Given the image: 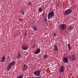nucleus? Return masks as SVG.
<instances>
[{
	"instance_id": "nucleus-1",
	"label": "nucleus",
	"mask_w": 78,
	"mask_h": 78,
	"mask_svg": "<svg viewBox=\"0 0 78 78\" xmlns=\"http://www.w3.org/2000/svg\"><path fill=\"white\" fill-rule=\"evenodd\" d=\"M15 63H16V62L14 61H12L11 62L9 63L8 66L7 67V70H9L11 69V66L14 65Z\"/></svg>"
},
{
	"instance_id": "nucleus-2",
	"label": "nucleus",
	"mask_w": 78,
	"mask_h": 78,
	"mask_svg": "<svg viewBox=\"0 0 78 78\" xmlns=\"http://www.w3.org/2000/svg\"><path fill=\"white\" fill-rule=\"evenodd\" d=\"M69 61L71 62H73L75 60H76V57L74 55H72L69 57Z\"/></svg>"
},
{
	"instance_id": "nucleus-3",
	"label": "nucleus",
	"mask_w": 78,
	"mask_h": 78,
	"mask_svg": "<svg viewBox=\"0 0 78 78\" xmlns=\"http://www.w3.org/2000/svg\"><path fill=\"white\" fill-rule=\"evenodd\" d=\"M54 14H55V13L53 11L49 12L48 15V19H51L54 16Z\"/></svg>"
},
{
	"instance_id": "nucleus-4",
	"label": "nucleus",
	"mask_w": 78,
	"mask_h": 78,
	"mask_svg": "<svg viewBox=\"0 0 78 78\" xmlns=\"http://www.w3.org/2000/svg\"><path fill=\"white\" fill-rule=\"evenodd\" d=\"M72 12V10L71 9H68L66 10L65 12L64 13V15L65 16H67V15H69V14H70L71 12Z\"/></svg>"
},
{
	"instance_id": "nucleus-5",
	"label": "nucleus",
	"mask_w": 78,
	"mask_h": 78,
	"mask_svg": "<svg viewBox=\"0 0 78 78\" xmlns=\"http://www.w3.org/2000/svg\"><path fill=\"white\" fill-rule=\"evenodd\" d=\"M60 29L62 30H64L66 29L67 28V25L66 24H62L60 25Z\"/></svg>"
},
{
	"instance_id": "nucleus-6",
	"label": "nucleus",
	"mask_w": 78,
	"mask_h": 78,
	"mask_svg": "<svg viewBox=\"0 0 78 78\" xmlns=\"http://www.w3.org/2000/svg\"><path fill=\"white\" fill-rule=\"evenodd\" d=\"M34 74L35 75L37 76H39L41 74V71L39 70L36 71L34 73Z\"/></svg>"
},
{
	"instance_id": "nucleus-7",
	"label": "nucleus",
	"mask_w": 78,
	"mask_h": 78,
	"mask_svg": "<svg viewBox=\"0 0 78 78\" xmlns=\"http://www.w3.org/2000/svg\"><path fill=\"white\" fill-rule=\"evenodd\" d=\"M21 48L23 50H28V46L25 44H23L21 47Z\"/></svg>"
},
{
	"instance_id": "nucleus-8",
	"label": "nucleus",
	"mask_w": 78,
	"mask_h": 78,
	"mask_svg": "<svg viewBox=\"0 0 78 78\" xmlns=\"http://www.w3.org/2000/svg\"><path fill=\"white\" fill-rule=\"evenodd\" d=\"M65 67L64 66H61V68L59 70V72H60V73H62L64 71V69H65Z\"/></svg>"
},
{
	"instance_id": "nucleus-9",
	"label": "nucleus",
	"mask_w": 78,
	"mask_h": 78,
	"mask_svg": "<svg viewBox=\"0 0 78 78\" xmlns=\"http://www.w3.org/2000/svg\"><path fill=\"white\" fill-rule=\"evenodd\" d=\"M28 66L24 64V66H23V71H24L25 70H27L28 69Z\"/></svg>"
},
{
	"instance_id": "nucleus-10",
	"label": "nucleus",
	"mask_w": 78,
	"mask_h": 78,
	"mask_svg": "<svg viewBox=\"0 0 78 78\" xmlns=\"http://www.w3.org/2000/svg\"><path fill=\"white\" fill-rule=\"evenodd\" d=\"M68 58H66V57H64L63 58L62 61L63 62H65V63H67V62H68Z\"/></svg>"
},
{
	"instance_id": "nucleus-11",
	"label": "nucleus",
	"mask_w": 78,
	"mask_h": 78,
	"mask_svg": "<svg viewBox=\"0 0 78 78\" xmlns=\"http://www.w3.org/2000/svg\"><path fill=\"white\" fill-rule=\"evenodd\" d=\"M40 51H41V49L39 48H38L35 52L34 54L35 55H37V54H39L40 53Z\"/></svg>"
},
{
	"instance_id": "nucleus-12",
	"label": "nucleus",
	"mask_w": 78,
	"mask_h": 78,
	"mask_svg": "<svg viewBox=\"0 0 78 78\" xmlns=\"http://www.w3.org/2000/svg\"><path fill=\"white\" fill-rule=\"evenodd\" d=\"M1 62H6V58H5V57L3 56L2 57Z\"/></svg>"
},
{
	"instance_id": "nucleus-13",
	"label": "nucleus",
	"mask_w": 78,
	"mask_h": 78,
	"mask_svg": "<svg viewBox=\"0 0 78 78\" xmlns=\"http://www.w3.org/2000/svg\"><path fill=\"white\" fill-rule=\"evenodd\" d=\"M68 50L69 51H71V50H70L71 49V46L70 45V44L68 43Z\"/></svg>"
},
{
	"instance_id": "nucleus-14",
	"label": "nucleus",
	"mask_w": 78,
	"mask_h": 78,
	"mask_svg": "<svg viewBox=\"0 0 78 78\" xmlns=\"http://www.w3.org/2000/svg\"><path fill=\"white\" fill-rule=\"evenodd\" d=\"M54 49L55 51H58V48H57L56 45H54Z\"/></svg>"
},
{
	"instance_id": "nucleus-15",
	"label": "nucleus",
	"mask_w": 78,
	"mask_h": 78,
	"mask_svg": "<svg viewBox=\"0 0 78 78\" xmlns=\"http://www.w3.org/2000/svg\"><path fill=\"white\" fill-rule=\"evenodd\" d=\"M48 55H47V54H44L43 55V58L45 59L47 58H48Z\"/></svg>"
},
{
	"instance_id": "nucleus-16",
	"label": "nucleus",
	"mask_w": 78,
	"mask_h": 78,
	"mask_svg": "<svg viewBox=\"0 0 78 78\" xmlns=\"http://www.w3.org/2000/svg\"><path fill=\"white\" fill-rule=\"evenodd\" d=\"M23 78V75H20L19 76H18L16 77V78Z\"/></svg>"
},
{
	"instance_id": "nucleus-17",
	"label": "nucleus",
	"mask_w": 78,
	"mask_h": 78,
	"mask_svg": "<svg viewBox=\"0 0 78 78\" xmlns=\"http://www.w3.org/2000/svg\"><path fill=\"white\" fill-rule=\"evenodd\" d=\"M20 58V53H19V54L17 57V59H19Z\"/></svg>"
},
{
	"instance_id": "nucleus-18",
	"label": "nucleus",
	"mask_w": 78,
	"mask_h": 78,
	"mask_svg": "<svg viewBox=\"0 0 78 78\" xmlns=\"http://www.w3.org/2000/svg\"><path fill=\"white\" fill-rule=\"evenodd\" d=\"M33 29H34V30H35V31H37V27H33Z\"/></svg>"
},
{
	"instance_id": "nucleus-19",
	"label": "nucleus",
	"mask_w": 78,
	"mask_h": 78,
	"mask_svg": "<svg viewBox=\"0 0 78 78\" xmlns=\"http://www.w3.org/2000/svg\"><path fill=\"white\" fill-rule=\"evenodd\" d=\"M38 11H39V12H42V9L41 8V7L39 8Z\"/></svg>"
},
{
	"instance_id": "nucleus-20",
	"label": "nucleus",
	"mask_w": 78,
	"mask_h": 78,
	"mask_svg": "<svg viewBox=\"0 0 78 78\" xmlns=\"http://www.w3.org/2000/svg\"><path fill=\"white\" fill-rule=\"evenodd\" d=\"M26 36H27V32H25V33L24 34V35L23 36L24 37H26Z\"/></svg>"
},
{
	"instance_id": "nucleus-21",
	"label": "nucleus",
	"mask_w": 78,
	"mask_h": 78,
	"mask_svg": "<svg viewBox=\"0 0 78 78\" xmlns=\"http://www.w3.org/2000/svg\"><path fill=\"white\" fill-rule=\"evenodd\" d=\"M18 20L20 22L21 21V22H23V20H22V19L20 18H19L18 19Z\"/></svg>"
},
{
	"instance_id": "nucleus-22",
	"label": "nucleus",
	"mask_w": 78,
	"mask_h": 78,
	"mask_svg": "<svg viewBox=\"0 0 78 78\" xmlns=\"http://www.w3.org/2000/svg\"><path fill=\"white\" fill-rule=\"evenodd\" d=\"M9 56H8V57H7V59H8L9 60H10V58H9Z\"/></svg>"
},
{
	"instance_id": "nucleus-23",
	"label": "nucleus",
	"mask_w": 78,
	"mask_h": 78,
	"mask_svg": "<svg viewBox=\"0 0 78 78\" xmlns=\"http://www.w3.org/2000/svg\"><path fill=\"white\" fill-rule=\"evenodd\" d=\"M22 15H23L24 14H25V12L24 11L22 12Z\"/></svg>"
},
{
	"instance_id": "nucleus-24",
	"label": "nucleus",
	"mask_w": 78,
	"mask_h": 78,
	"mask_svg": "<svg viewBox=\"0 0 78 78\" xmlns=\"http://www.w3.org/2000/svg\"><path fill=\"white\" fill-rule=\"evenodd\" d=\"M44 21L46 22H47V20L46 18H44Z\"/></svg>"
},
{
	"instance_id": "nucleus-25",
	"label": "nucleus",
	"mask_w": 78,
	"mask_h": 78,
	"mask_svg": "<svg viewBox=\"0 0 78 78\" xmlns=\"http://www.w3.org/2000/svg\"><path fill=\"white\" fill-rule=\"evenodd\" d=\"M57 35V34H56L55 33L54 34V36H56Z\"/></svg>"
},
{
	"instance_id": "nucleus-26",
	"label": "nucleus",
	"mask_w": 78,
	"mask_h": 78,
	"mask_svg": "<svg viewBox=\"0 0 78 78\" xmlns=\"http://www.w3.org/2000/svg\"><path fill=\"white\" fill-rule=\"evenodd\" d=\"M69 30H72V27H70L69 29Z\"/></svg>"
},
{
	"instance_id": "nucleus-27",
	"label": "nucleus",
	"mask_w": 78,
	"mask_h": 78,
	"mask_svg": "<svg viewBox=\"0 0 78 78\" xmlns=\"http://www.w3.org/2000/svg\"><path fill=\"white\" fill-rule=\"evenodd\" d=\"M35 44H34V46H33V48H34V47H35Z\"/></svg>"
},
{
	"instance_id": "nucleus-28",
	"label": "nucleus",
	"mask_w": 78,
	"mask_h": 78,
	"mask_svg": "<svg viewBox=\"0 0 78 78\" xmlns=\"http://www.w3.org/2000/svg\"><path fill=\"white\" fill-rule=\"evenodd\" d=\"M36 78H41V76L39 77H36Z\"/></svg>"
},
{
	"instance_id": "nucleus-29",
	"label": "nucleus",
	"mask_w": 78,
	"mask_h": 78,
	"mask_svg": "<svg viewBox=\"0 0 78 78\" xmlns=\"http://www.w3.org/2000/svg\"><path fill=\"white\" fill-rule=\"evenodd\" d=\"M47 17L46 16H44V19H46V18Z\"/></svg>"
},
{
	"instance_id": "nucleus-30",
	"label": "nucleus",
	"mask_w": 78,
	"mask_h": 78,
	"mask_svg": "<svg viewBox=\"0 0 78 78\" xmlns=\"http://www.w3.org/2000/svg\"><path fill=\"white\" fill-rule=\"evenodd\" d=\"M29 4L30 5H31V3H30V2H29Z\"/></svg>"
},
{
	"instance_id": "nucleus-31",
	"label": "nucleus",
	"mask_w": 78,
	"mask_h": 78,
	"mask_svg": "<svg viewBox=\"0 0 78 78\" xmlns=\"http://www.w3.org/2000/svg\"><path fill=\"white\" fill-rule=\"evenodd\" d=\"M58 78H60V77H59Z\"/></svg>"
},
{
	"instance_id": "nucleus-32",
	"label": "nucleus",
	"mask_w": 78,
	"mask_h": 78,
	"mask_svg": "<svg viewBox=\"0 0 78 78\" xmlns=\"http://www.w3.org/2000/svg\"><path fill=\"white\" fill-rule=\"evenodd\" d=\"M45 15H46V14H45Z\"/></svg>"
}]
</instances>
